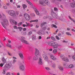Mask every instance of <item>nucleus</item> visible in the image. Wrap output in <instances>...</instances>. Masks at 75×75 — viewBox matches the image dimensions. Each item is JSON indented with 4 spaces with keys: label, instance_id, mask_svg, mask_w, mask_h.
I'll return each instance as SVG.
<instances>
[{
    "label": "nucleus",
    "instance_id": "393cba45",
    "mask_svg": "<svg viewBox=\"0 0 75 75\" xmlns=\"http://www.w3.org/2000/svg\"><path fill=\"white\" fill-rule=\"evenodd\" d=\"M19 55L21 58L22 59L23 58V54L19 53Z\"/></svg>",
    "mask_w": 75,
    "mask_h": 75
},
{
    "label": "nucleus",
    "instance_id": "412c9836",
    "mask_svg": "<svg viewBox=\"0 0 75 75\" xmlns=\"http://www.w3.org/2000/svg\"><path fill=\"white\" fill-rule=\"evenodd\" d=\"M39 4L42 5L43 6L44 2L43 1V0H40L39 1Z\"/></svg>",
    "mask_w": 75,
    "mask_h": 75
},
{
    "label": "nucleus",
    "instance_id": "39448f33",
    "mask_svg": "<svg viewBox=\"0 0 75 75\" xmlns=\"http://www.w3.org/2000/svg\"><path fill=\"white\" fill-rule=\"evenodd\" d=\"M60 57L62 58L63 60L66 62H68L69 61V60L68 58H65L64 56V55L63 54H61L60 55Z\"/></svg>",
    "mask_w": 75,
    "mask_h": 75
},
{
    "label": "nucleus",
    "instance_id": "72a5a7b5",
    "mask_svg": "<svg viewBox=\"0 0 75 75\" xmlns=\"http://www.w3.org/2000/svg\"><path fill=\"white\" fill-rule=\"evenodd\" d=\"M69 18L71 21H73V22H74V23L75 22V20H73V19H72L71 18V17L70 16H69Z\"/></svg>",
    "mask_w": 75,
    "mask_h": 75
},
{
    "label": "nucleus",
    "instance_id": "2eb2a0df",
    "mask_svg": "<svg viewBox=\"0 0 75 75\" xmlns=\"http://www.w3.org/2000/svg\"><path fill=\"white\" fill-rule=\"evenodd\" d=\"M11 23L13 24H15V25H16L17 24H18V23L16 21H15L14 20H12L11 21Z\"/></svg>",
    "mask_w": 75,
    "mask_h": 75
},
{
    "label": "nucleus",
    "instance_id": "ddd939ff",
    "mask_svg": "<svg viewBox=\"0 0 75 75\" xmlns=\"http://www.w3.org/2000/svg\"><path fill=\"white\" fill-rule=\"evenodd\" d=\"M42 59L41 58H40L39 59V61L38 62V63L39 65H42V64L43 63L42 62Z\"/></svg>",
    "mask_w": 75,
    "mask_h": 75
},
{
    "label": "nucleus",
    "instance_id": "f257e3e1",
    "mask_svg": "<svg viewBox=\"0 0 75 75\" xmlns=\"http://www.w3.org/2000/svg\"><path fill=\"white\" fill-rule=\"evenodd\" d=\"M2 19L1 20V23L3 27L6 29V26L8 25V20L6 19V16L5 15L2 14Z\"/></svg>",
    "mask_w": 75,
    "mask_h": 75
},
{
    "label": "nucleus",
    "instance_id": "f3484780",
    "mask_svg": "<svg viewBox=\"0 0 75 75\" xmlns=\"http://www.w3.org/2000/svg\"><path fill=\"white\" fill-rule=\"evenodd\" d=\"M43 57H44V58L45 60H47L48 59V57L45 54H43Z\"/></svg>",
    "mask_w": 75,
    "mask_h": 75
},
{
    "label": "nucleus",
    "instance_id": "79ce46f5",
    "mask_svg": "<svg viewBox=\"0 0 75 75\" xmlns=\"http://www.w3.org/2000/svg\"><path fill=\"white\" fill-rule=\"evenodd\" d=\"M4 65V63H3V64L2 63H1L0 64V66L1 67H3Z\"/></svg>",
    "mask_w": 75,
    "mask_h": 75
},
{
    "label": "nucleus",
    "instance_id": "5701e85b",
    "mask_svg": "<svg viewBox=\"0 0 75 75\" xmlns=\"http://www.w3.org/2000/svg\"><path fill=\"white\" fill-rule=\"evenodd\" d=\"M26 1L31 6H32L33 5L30 2V0H26Z\"/></svg>",
    "mask_w": 75,
    "mask_h": 75
},
{
    "label": "nucleus",
    "instance_id": "09e8293b",
    "mask_svg": "<svg viewBox=\"0 0 75 75\" xmlns=\"http://www.w3.org/2000/svg\"><path fill=\"white\" fill-rule=\"evenodd\" d=\"M63 42L67 43H68V41H66L65 40H63Z\"/></svg>",
    "mask_w": 75,
    "mask_h": 75
},
{
    "label": "nucleus",
    "instance_id": "5fc2aeb1",
    "mask_svg": "<svg viewBox=\"0 0 75 75\" xmlns=\"http://www.w3.org/2000/svg\"><path fill=\"white\" fill-rule=\"evenodd\" d=\"M71 30L74 32H75V30L73 29H71Z\"/></svg>",
    "mask_w": 75,
    "mask_h": 75
},
{
    "label": "nucleus",
    "instance_id": "1a4fd4ad",
    "mask_svg": "<svg viewBox=\"0 0 75 75\" xmlns=\"http://www.w3.org/2000/svg\"><path fill=\"white\" fill-rule=\"evenodd\" d=\"M19 69L21 71H25V68L24 66L23 65L19 67Z\"/></svg>",
    "mask_w": 75,
    "mask_h": 75
},
{
    "label": "nucleus",
    "instance_id": "c9c22d12",
    "mask_svg": "<svg viewBox=\"0 0 75 75\" xmlns=\"http://www.w3.org/2000/svg\"><path fill=\"white\" fill-rule=\"evenodd\" d=\"M52 28L54 27L56 28H57V27L56 25H55L53 24L52 25Z\"/></svg>",
    "mask_w": 75,
    "mask_h": 75
},
{
    "label": "nucleus",
    "instance_id": "f03ea898",
    "mask_svg": "<svg viewBox=\"0 0 75 75\" xmlns=\"http://www.w3.org/2000/svg\"><path fill=\"white\" fill-rule=\"evenodd\" d=\"M12 66L11 64L9 63V64H6L4 66V69H6V70H8V69L11 68Z\"/></svg>",
    "mask_w": 75,
    "mask_h": 75
},
{
    "label": "nucleus",
    "instance_id": "e2e57ef3",
    "mask_svg": "<svg viewBox=\"0 0 75 75\" xmlns=\"http://www.w3.org/2000/svg\"><path fill=\"white\" fill-rule=\"evenodd\" d=\"M26 30H27V29L25 28H24L23 29V31H25Z\"/></svg>",
    "mask_w": 75,
    "mask_h": 75
},
{
    "label": "nucleus",
    "instance_id": "aec40b11",
    "mask_svg": "<svg viewBox=\"0 0 75 75\" xmlns=\"http://www.w3.org/2000/svg\"><path fill=\"white\" fill-rule=\"evenodd\" d=\"M53 41H50L48 42V44L49 46H52Z\"/></svg>",
    "mask_w": 75,
    "mask_h": 75
},
{
    "label": "nucleus",
    "instance_id": "4468645a",
    "mask_svg": "<svg viewBox=\"0 0 75 75\" xmlns=\"http://www.w3.org/2000/svg\"><path fill=\"white\" fill-rule=\"evenodd\" d=\"M50 57L51 59L54 60H55L56 59V57L53 55H50Z\"/></svg>",
    "mask_w": 75,
    "mask_h": 75
},
{
    "label": "nucleus",
    "instance_id": "c756f323",
    "mask_svg": "<svg viewBox=\"0 0 75 75\" xmlns=\"http://www.w3.org/2000/svg\"><path fill=\"white\" fill-rule=\"evenodd\" d=\"M2 61L3 62H4V63H6V60L4 58L2 59Z\"/></svg>",
    "mask_w": 75,
    "mask_h": 75
},
{
    "label": "nucleus",
    "instance_id": "7c9ffc66",
    "mask_svg": "<svg viewBox=\"0 0 75 75\" xmlns=\"http://www.w3.org/2000/svg\"><path fill=\"white\" fill-rule=\"evenodd\" d=\"M66 35H70L71 36V33H69V32H67L66 33Z\"/></svg>",
    "mask_w": 75,
    "mask_h": 75
},
{
    "label": "nucleus",
    "instance_id": "8fccbe9b",
    "mask_svg": "<svg viewBox=\"0 0 75 75\" xmlns=\"http://www.w3.org/2000/svg\"><path fill=\"white\" fill-rule=\"evenodd\" d=\"M51 39L53 41H56V39L55 38H52Z\"/></svg>",
    "mask_w": 75,
    "mask_h": 75
},
{
    "label": "nucleus",
    "instance_id": "6e6d98bb",
    "mask_svg": "<svg viewBox=\"0 0 75 75\" xmlns=\"http://www.w3.org/2000/svg\"><path fill=\"white\" fill-rule=\"evenodd\" d=\"M67 30H70V28H67Z\"/></svg>",
    "mask_w": 75,
    "mask_h": 75
},
{
    "label": "nucleus",
    "instance_id": "cd10ccee",
    "mask_svg": "<svg viewBox=\"0 0 75 75\" xmlns=\"http://www.w3.org/2000/svg\"><path fill=\"white\" fill-rule=\"evenodd\" d=\"M23 7L24 9H25V8L27 7V5L25 4H23Z\"/></svg>",
    "mask_w": 75,
    "mask_h": 75
},
{
    "label": "nucleus",
    "instance_id": "774afa93",
    "mask_svg": "<svg viewBox=\"0 0 75 75\" xmlns=\"http://www.w3.org/2000/svg\"><path fill=\"white\" fill-rule=\"evenodd\" d=\"M26 25L25 24H23V26L24 27H25V26H26Z\"/></svg>",
    "mask_w": 75,
    "mask_h": 75
},
{
    "label": "nucleus",
    "instance_id": "a19ab883",
    "mask_svg": "<svg viewBox=\"0 0 75 75\" xmlns=\"http://www.w3.org/2000/svg\"><path fill=\"white\" fill-rule=\"evenodd\" d=\"M18 28L19 29V30L20 31H21L23 29V28L21 27H19Z\"/></svg>",
    "mask_w": 75,
    "mask_h": 75
},
{
    "label": "nucleus",
    "instance_id": "58836bf2",
    "mask_svg": "<svg viewBox=\"0 0 75 75\" xmlns=\"http://www.w3.org/2000/svg\"><path fill=\"white\" fill-rule=\"evenodd\" d=\"M54 11L57 12L58 11V9L57 8L55 7L54 8Z\"/></svg>",
    "mask_w": 75,
    "mask_h": 75
},
{
    "label": "nucleus",
    "instance_id": "338daca9",
    "mask_svg": "<svg viewBox=\"0 0 75 75\" xmlns=\"http://www.w3.org/2000/svg\"><path fill=\"white\" fill-rule=\"evenodd\" d=\"M33 1L35 3H36L37 2V0H33Z\"/></svg>",
    "mask_w": 75,
    "mask_h": 75
},
{
    "label": "nucleus",
    "instance_id": "13d9d810",
    "mask_svg": "<svg viewBox=\"0 0 75 75\" xmlns=\"http://www.w3.org/2000/svg\"><path fill=\"white\" fill-rule=\"evenodd\" d=\"M13 28L15 29H17V26L16 25H15V26H13Z\"/></svg>",
    "mask_w": 75,
    "mask_h": 75
},
{
    "label": "nucleus",
    "instance_id": "423d86ee",
    "mask_svg": "<svg viewBox=\"0 0 75 75\" xmlns=\"http://www.w3.org/2000/svg\"><path fill=\"white\" fill-rule=\"evenodd\" d=\"M46 24H47V23L46 22H43L42 23V25H41L42 28L43 30H45L47 29V28H46L45 27V26L44 25H45Z\"/></svg>",
    "mask_w": 75,
    "mask_h": 75
},
{
    "label": "nucleus",
    "instance_id": "a211bd4d",
    "mask_svg": "<svg viewBox=\"0 0 75 75\" xmlns=\"http://www.w3.org/2000/svg\"><path fill=\"white\" fill-rule=\"evenodd\" d=\"M35 55L36 56H38L39 54V51L37 50H36V52L35 53Z\"/></svg>",
    "mask_w": 75,
    "mask_h": 75
},
{
    "label": "nucleus",
    "instance_id": "4d7b16f0",
    "mask_svg": "<svg viewBox=\"0 0 75 75\" xmlns=\"http://www.w3.org/2000/svg\"><path fill=\"white\" fill-rule=\"evenodd\" d=\"M47 16H44L43 17V18L45 19H47Z\"/></svg>",
    "mask_w": 75,
    "mask_h": 75
},
{
    "label": "nucleus",
    "instance_id": "a18cd8bd",
    "mask_svg": "<svg viewBox=\"0 0 75 75\" xmlns=\"http://www.w3.org/2000/svg\"><path fill=\"white\" fill-rule=\"evenodd\" d=\"M64 66H65H65H68V65L67 64V63H65L64 64Z\"/></svg>",
    "mask_w": 75,
    "mask_h": 75
},
{
    "label": "nucleus",
    "instance_id": "f8f14e48",
    "mask_svg": "<svg viewBox=\"0 0 75 75\" xmlns=\"http://www.w3.org/2000/svg\"><path fill=\"white\" fill-rule=\"evenodd\" d=\"M70 6L72 8H74L75 7V1L72 2V3H71Z\"/></svg>",
    "mask_w": 75,
    "mask_h": 75
},
{
    "label": "nucleus",
    "instance_id": "a878e982",
    "mask_svg": "<svg viewBox=\"0 0 75 75\" xmlns=\"http://www.w3.org/2000/svg\"><path fill=\"white\" fill-rule=\"evenodd\" d=\"M69 67L70 68H74V66L72 64H70L69 66Z\"/></svg>",
    "mask_w": 75,
    "mask_h": 75
},
{
    "label": "nucleus",
    "instance_id": "473e14b6",
    "mask_svg": "<svg viewBox=\"0 0 75 75\" xmlns=\"http://www.w3.org/2000/svg\"><path fill=\"white\" fill-rule=\"evenodd\" d=\"M32 32L31 31H30L28 34V35H31L32 34Z\"/></svg>",
    "mask_w": 75,
    "mask_h": 75
},
{
    "label": "nucleus",
    "instance_id": "bb28decb",
    "mask_svg": "<svg viewBox=\"0 0 75 75\" xmlns=\"http://www.w3.org/2000/svg\"><path fill=\"white\" fill-rule=\"evenodd\" d=\"M38 20H32L30 21V23H32V22H38Z\"/></svg>",
    "mask_w": 75,
    "mask_h": 75
},
{
    "label": "nucleus",
    "instance_id": "e433bc0d",
    "mask_svg": "<svg viewBox=\"0 0 75 75\" xmlns=\"http://www.w3.org/2000/svg\"><path fill=\"white\" fill-rule=\"evenodd\" d=\"M23 24V23L21 22H20V23H18V26H20L21 25Z\"/></svg>",
    "mask_w": 75,
    "mask_h": 75
},
{
    "label": "nucleus",
    "instance_id": "bf43d9fd",
    "mask_svg": "<svg viewBox=\"0 0 75 75\" xmlns=\"http://www.w3.org/2000/svg\"><path fill=\"white\" fill-rule=\"evenodd\" d=\"M30 23H28V24H27V25H26V27H27V26H30Z\"/></svg>",
    "mask_w": 75,
    "mask_h": 75
},
{
    "label": "nucleus",
    "instance_id": "0eeeda50",
    "mask_svg": "<svg viewBox=\"0 0 75 75\" xmlns=\"http://www.w3.org/2000/svg\"><path fill=\"white\" fill-rule=\"evenodd\" d=\"M9 14L11 16H14L16 15L15 12L13 11H8Z\"/></svg>",
    "mask_w": 75,
    "mask_h": 75
},
{
    "label": "nucleus",
    "instance_id": "3c124183",
    "mask_svg": "<svg viewBox=\"0 0 75 75\" xmlns=\"http://www.w3.org/2000/svg\"><path fill=\"white\" fill-rule=\"evenodd\" d=\"M54 42L53 41L52 46L54 47Z\"/></svg>",
    "mask_w": 75,
    "mask_h": 75
},
{
    "label": "nucleus",
    "instance_id": "9b49d317",
    "mask_svg": "<svg viewBox=\"0 0 75 75\" xmlns=\"http://www.w3.org/2000/svg\"><path fill=\"white\" fill-rule=\"evenodd\" d=\"M32 57L31 56H29L28 58V59L29 62H30L32 64L34 63V61L33 60L31 61Z\"/></svg>",
    "mask_w": 75,
    "mask_h": 75
},
{
    "label": "nucleus",
    "instance_id": "4c0bfd02",
    "mask_svg": "<svg viewBox=\"0 0 75 75\" xmlns=\"http://www.w3.org/2000/svg\"><path fill=\"white\" fill-rule=\"evenodd\" d=\"M45 69L48 71L50 70V68H49V67H45Z\"/></svg>",
    "mask_w": 75,
    "mask_h": 75
},
{
    "label": "nucleus",
    "instance_id": "9d476101",
    "mask_svg": "<svg viewBox=\"0 0 75 75\" xmlns=\"http://www.w3.org/2000/svg\"><path fill=\"white\" fill-rule=\"evenodd\" d=\"M59 46V45H58V43L54 42V46L53 47V48L54 49H57L58 47L57 46Z\"/></svg>",
    "mask_w": 75,
    "mask_h": 75
},
{
    "label": "nucleus",
    "instance_id": "603ef678",
    "mask_svg": "<svg viewBox=\"0 0 75 75\" xmlns=\"http://www.w3.org/2000/svg\"><path fill=\"white\" fill-rule=\"evenodd\" d=\"M54 13H55L54 12L53 10H51V14L52 15V14H53Z\"/></svg>",
    "mask_w": 75,
    "mask_h": 75
},
{
    "label": "nucleus",
    "instance_id": "20e7f679",
    "mask_svg": "<svg viewBox=\"0 0 75 75\" xmlns=\"http://www.w3.org/2000/svg\"><path fill=\"white\" fill-rule=\"evenodd\" d=\"M24 17L26 20L27 21H29L30 20L31 17L28 14L26 13L24 14Z\"/></svg>",
    "mask_w": 75,
    "mask_h": 75
},
{
    "label": "nucleus",
    "instance_id": "de8ad7c7",
    "mask_svg": "<svg viewBox=\"0 0 75 75\" xmlns=\"http://www.w3.org/2000/svg\"><path fill=\"white\" fill-rule=\"evenodd\" d=\"M48 17L49 18V19L50 20H52L53 18L52 17L50 16H49V17Z\"/></svg>",
    "mask_w": 75,
    "mask_h": 75
},
{
    "label": "nucleus",
    "instance_id": "6e6552de",
    "mask_svg": "<svg viewBox=\"0 0 75 75\" xmlns=\"http://www.w3.org/2000/svg\"><path fill=\"white\" fill-rule=\"evenodd\" d=\"M44 3L43 6H45L46 5H48L50 4L48 0H43Z\"/></svg>",
    "mask_w": 75,
    "mask_h": 75
},
{
    "label": "nucleus",
    "instance_id": "ea45409f",
    "mask_svg": "<svg viewBox=\"0 0 75 75\" xmlns=\"http://www.w3.org/2000/svg\"><path fill=\"white\" fill-rule=\"evenodd\" d=\"M6 69H4L3 70V71L2 72V74H6Z\"/></svg>",
    "mask_w": 75,
    "mask_h": 75
},
{
    "label": "nucleus",
    "instance_id": "49530a36",
    "mask_svg": "<svg viewBox=\"0 0 75 75\" xmlns=\"http://www.w3.org/2000/svg\"><path fill=\"white\" fill-rule=\"evenodd\" d=\"M35 13H36L38 15H39V12L38 11H37Z\"/></svg>",
    "mask_w": 75,
    "mask_h": 75
},
{
    "label": "nucleus",
    "instance_id": "7ed1b4c3",
    "mask_svg": "<svg viewBox=\"0 0 75 75\" xmlns=\"http://www.w3.org/2000/svg\"><path fill=\"white\" fill-rule=\"evenodd\" d=\"M20 40L22 42L25 44L27 45H28L29 44V42L28 41L25 40V38H21Z\"/></svg>",
    "mask_w": 75,
    "mask_h": 75
},
{
    "label": "nucleus",
    "instance_id": "6ab92c4d",
    "mask_svg": "<svg viewBox=\"0 0 75 75\" xmlns=\"http://www.w3.org/2000/svg\"><path fill=\"white\" fill-rule=\"evenodd\" d=\"M52 15L54 18H57V15L56 13H54Z\"/></svg>",
    "mask_w": 75,
    "mask_h": 75
},
{
    "label": "nucleus",
    "instance_id": "c85d7f7f",
    "mask_svg": "<svg viewBox=\"0 0 75 75\" xmlns=\"http://www.w3.org/2000/svg\"><path fill=\"white\" fill-rule=\"evenodd\" d=\"M6 46L7 47H8L9 48H11V45L10 44H7L6 45Z\"/></svg>",
    "mask_w": 75,
    "mask_h": 75
},
{
    "label": "nucleus",
    "instance_id": "864d4df0",
    "mask_svg": "<svg viewBox=\"0 0 75 75\" xmlns=\"http://www.w3.org/2000/svg\"><path fill=\"white\" fill-rule=\"evenodd\" d=\"M6 75H11L10 73L9 72H8V73H7L6 74Z\"/></svg>",
    "mask_w": 75,
    "mask_h": 75
},
{
    "label": "nucleus",
    "instance_id": "c03bdc74",
    "mask_svg": "<svg viewBox=\"0 0 75 75\" xmlns=\"http://www.w3.org/2000/svg\"><path fill=\"white\" fill-rule=\"evenodd\" d=\"M17 62V60L15 59H13V64H15V62Z\"/></svg>",
    "mask_w": 75,
    "mask_h": 75
},
{
    "label": "nucleus",
    "instance_id": "680f3d73",
    "mask_svg": "<svg viewBox=\"0 0 75 75\" xmlns=\"http://www.w3.org/2000/svg\"><path fill=\"white\" fill-rule=\"evenodd\" d=\"M17 8H20L21 7V6L20 5H17Z\"/></svg>",
    "mask_w": 75,
    "mask_h": 75
},
{
    "label": "nucleus",
    "instance_id": "2f4dec72",
    "mask_svg": "<svg viewBox=\"0 0 75 75\" xmlns=\"http://www.w3.org/2000/svg\"><path fill=\"white\" fill-rule=\"evenodd\" d=\"M53 52L54 54H55L57 53V50L56 49H54L53 50Z\"/></svg>",
    "mask_w": 75,
    "mask_h": 75
},
{
    "label": "nucleus",
    "instance_id": "b1692460",
    "mask_svg": "<svg viewBox=\"0 0 75 75\" xmlns=\"http://www.w3.org/2000/svg\"><path fill=\"white\" fill-rule=\"evenodd\" d=\"M59 69H60V70L62 71L64 70V68L60 66L59 67Z\"/></svg>",
    "mask_w": 75,
    "mask_h": 75
},
{
    "label": "nucleus",
    "instance_id": "052dcab7",
    "mask_svg": "<svg viewBox=\"0 0 75 75\" xmlns=\"http://www.w3.org/2000/svg\"><path fill=\"white\" fill-rule=\"evenodd\" d=\"M72 58H73V59L74 60H75V55H73V56H72Z\"/></svg>",
    "mask_w": 75,
    "mask_h": 75
},
{
    "label": "nucleus",
    "instance_id": "f704fd0d",
    "mask_svg": "<svg viewBox=\"0 0 75 75\" xmlns=\"http://www.w3.org/2000/svg\"><path fill=\"white\" fill-rule=\"evenodd\" d=\"M33 8L35 12L38 11L37 9H36V8H35V7H33Z\"/></svg>",
    "mask_w": 75,
    "mask_h": 75
},
{
    "label": "nucleus",
    "instance_id": "37998d69",
    "mask_svg": "<svg viewBox=\"0 0 75 75\" xmlns=\"http://www.w3.org/2000/svg\"><path fill=\"white\" fill-rule=\"evenodd\" d=\"M3 8L4 9H6L7 8V7L6 6H3Z\"/></svg>",
    "mask_w": 75,
    "mask_h": 75
},
{
    "label": "nucleus",
    "instance_id": "69168bd1",
    "mask_svg": "<svg viewBox=\"0 0 75 75\" xmlns=\"http://www.w3.org/2000/svg\"><path fill=\"white\" fill-rule=\"evenodd\" d=\"M35 37H36L35 35H33L32 37V38H35Z\"/></svg>",
    "mask_w": 75,
    "mask_h": 75
},
{
    "label": "nucleus",
    "instance_id": "4be33fe9",
    "mask_svg": "<svg viewBox=\"0 0 75 75\" xmlns=\"http://www.w3.org/2000/svg\"><path fill=\"white\" fill-rule=\"evenodd\" d=\"M38 57L36 56H35L33 58V59L35 61L37 60L38 59Z\"/></svg>",
    "mask_w": 75,
    "mask_h": 75
},
{
    "label": "nucleus",
    "instance_id": "dca6fc26",
    "mask_svg": "<svg viewBox=\"0 0 75 75\" xmlns=\"http://www.w3.org/2000/svg\"><path fill=\"white\" fill-rule=\"evenodd\" d=\"M37 33L38 35H40L41 34L44 35L45 34V33L44 32L42 31V30H40V32H37Z\"/></svg>",
    "mask_w": 75,
    "mask_h": 75
},
{
    "label": "nucleus",
    "instance_id": "0e129e2a",
    "mask_svg": "<svg viewBox=\"0 0 75 75\" xmlns=\"http://www.w3.org/2000/svg\"><path fill=\"white\" fill-rule=\"evenodd\" d=\"M31 39L33 40H36V39L35 38H32Z\"/></svg>",
    "mask_w": 75,
    "mask_h": 75
}]
</instances>
